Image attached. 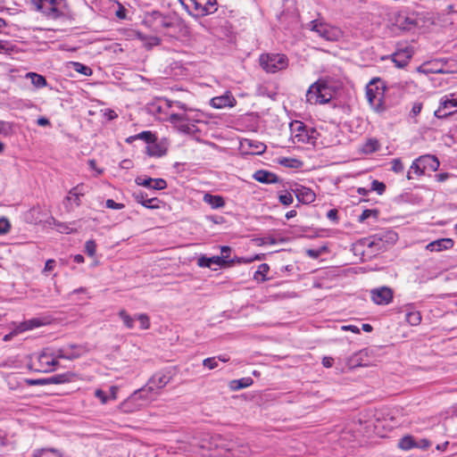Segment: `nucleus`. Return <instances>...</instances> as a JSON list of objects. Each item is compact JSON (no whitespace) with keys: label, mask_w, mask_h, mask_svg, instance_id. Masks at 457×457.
I'll use <instances>...</instances> for the list:
<instances>
[{"label":"nucleus","mask_w":457,"mask_h":457,"mask_svg":"<svg viewBox=\"0 0 457 457\" xmlns=\"http://www.w3.org/2000/svg\"><path fill=\"white\" fill-rule=\"evenodd\" d=\"M135 182L138 186L155 190L164 189L167 187V182L163 179L137 177Z\"/></svg>","instance_id":"obj_14"},{"label":"nucleus","mask_w":457,"mask_h":457,"mask_svg":"<svg viewBox=\"0 0 457 457\" xmlns=\"http://www.w3.org/2000/svg\"><path fill=\"white\" fill-rule=\"evenodd\" d=\"M412 173L415 174L417 177H421L425 173L422 169L421 163L419 162V158H416L412 162L410 170H408L406 175L407 179H413Z\"/></svg>","instance_id":"obj_30"},{"label":"nucleus","mask_w":457,"mask_h":457,"mask_svg":"<svg viewBox=\"0 0 457 457\" xmlns=\"http://www.w3.org/2000/svg\"><path fill=\"white\" fill-rule=\"evenodd\" d=\"M140 396L134 392L123 403H120V410L124 412H134L142 409Z\"/></svg>","instance_id":"obj_20"},{"label":"nucleus","mask_w":457,"mask_h":457,"mask_svg":"<svg viewBox=\"0 0 457 457\" xmlns=\"http://www.w3.org/2000/svg\"><path fill=\"white\" fill-rule=\"evenodd\" d=\"M137 37L147 49H150L153 46H158L160 44V38L155 36H146L142 33H138Z\"/></svg>","instance_id":"obj_32"},{"label":"nucleus","mask_w":457,"mask_h":457,"mask_svg":"<svg viewBox=\"0 0 457 457\" xmlns=\"http://www.w3.org/2000/svg\"><path fill=\"white\" fill-rule=\"evenodd\" d=\"M105 205L107 208L113 210H121L125 207L123 204L116 203L112 199H107L105 202Z\"/></svg>","instance_id":"obj_55"},{"label":"nucleus","mask_w":457,"mask_h":457,"mask_svg":"<svg viewBox=\"0 0 457 457\" xmlns=\"http://www.w3.org/2000/svg\"><path fill=\"white\" fill-rule=\"evenodd\" d=\"M115 4L118 6V9L115 11V15L120 20L125 19L127 10L119 2H115Z\"/></svg>","instance_id":"obj_56"},{"label":"nucleus","mask_w":457,"mask_h":457,"mask_svg":"<svg viewBox=\"0 0 457 457\" xmlns=\"http://www.w3.org/2000/svg\"><path fill=\"white\" fill-rule=\"evenodd\" d=\"M405 320L411 326H417L421 321V314L419 311L413 309V307L409 306L406 309Z\"/></svg>","instance_id":"obj_27"},{"label":"nucleus","mask_w":457,"mask_h":457,"mask_svg":"<svg viewBox=\"0 0 457 457\" xmlns=\"http://www.w3.org/2000/svg\"><path fill=\"white\" fill-rule=\"evenodd\" d=\"M137 139L144 140L145 142L147 143V145H150L151 143H154V141L156 140V137L151 131H143L135 136L128 137L127 142L132 143L133 141Z\"/></svg>","instance_id":"obj_29"},{"label":"nucleus","mask_w":457,"mask_h":457,"mask_svg":"<svg viewBox=\"0 0 457 457\" xmlns=\"http://www.w3.org/2000/svg\"><path fill=\"white\" fill-rule=\"evenodd\" d=\"M85 252L90 257H93L96 254V244L94 240H87L85 243Z\"/></svg>","instance_id":"obj_44"},{"label":"nucleus","mask_w":457,"mask_h":457,"mask_svg":"<svg viewBox=\"0 0 457 457\" xmlns=\"http://www.w3.org/2000/svg\"><path fill=\"white\" fill-rule=\"evenodd\" d=\"M170 378L164 374H155L148 381V385L153 387L155 392H158L163 388L169 382Z\"/></svg>","instance_id":"obj_25"},{"label":"nucleus","mask_w":457,"mask_h":457,"mask_svg":"<svg viewBox=\"0 0 457 457\" xmlns=\"http://www.w3.org/2000/svg\"><path fill=\"white\" fill-rule=\"evenodd\" d=\"M379 143L376 138H369L362 145L361 152L365 154H372L379 149Z\"/></svg>","instance_id":"obj_31"},{"label":"nucleus","mask_w":457,"mask_h":457,"mask_svg":"<svg viewBox=\"0 0 457 457\" xmlns=\"http://www.w3.org/2000/svg\"><path fill=\"white\" fill-rule=\"evenodd\" d=\"M455 112H457V91L441 97L439 106L435 111V116L445 119Z\"/></svg>","instance_id":"obj_9"},{"label":"nucleus","mask_w":457,"mask_h":457,"mask_svg":"<svg viewBox=\"0 0 457 457\" xmlns=\"http://www.w3.org/2000/svg\"><path fill=\"white\" fill-rule=\"evenodd\" d=\"M36 452L38 457H62L61 453L54 449L43 448L37 449Z\"/></svg>","instance_id":"obj_41"},{"label":"nucleus","mask_w":457,"mask_h":457,"mask_svg":"<svg viewBox=\"0 0 457 457\" xmlns=\"http://www.w3.org/2000/svg\"><path fill=\"white\" fill-rule=\"evenodd\" d=\"M279 202L284 205H290L294 199L293 195L289 192L281 193L278 195Z\"/></svg>","instance_id":"obj_48"},{"label":"nucleus","mask_w":457,"mask_h":457,"mask_svg":"<svg viewBox=\"0 0 457 457\" xmlns=\"http://www.w3.org/2000/svg\"><path fill=\"white\" fill-rule=\"evenodd\" d=\"M253 384V379L249 377L243 378L240 379L233 380L231 382V388L234 390H239L250 386Z\"/></svg>","instance_id":"obj_38"},{"label":"nucleus","mask_w":457,"mask_h":457,"mask_svg":"<svg viewBox=\"0 0 457 457\" xmlns=\"http://www.w3.org/2000/svg\"><path fill=\"white\" fill-rule=\"evenodd\" d=\"M228 262L226 255L212 257H206L203 255L197 260L198 266L202 268H212V266L222 267Z\"/></svg>","instance_id":"obj_18"},{"label":"nucleus","mask_w":457,"mask_h":457,"mask_svg":"<svg viewBox=\"0 0 457 457\" xmlns=\"http://www.w3.org/2000/svg\"><path fill=\"white\" fill-rule=\"evenodd\" d=\"M24 383L28 386H45L50 384V379L46 378H38V379H33V378H25Z\"/></svg>","instance_id":"obj_46"},{"label":"nucleus","mask_w":457,"mask_h":457,"mask_svg":"<svg viewBox=\"0 0 457 457\" xmlns=\"http://www.w3.org/2000/svg\"><path fill=\"white\" fill-rule=\"evenodd\" d=\"M398 446L403 451L415 448V438L411 436H405L399 440Z\"/></svg>","instance_id":"obj_35"},{"label":"nucleus","mask_w":457,"mask_h":457,"mask_svg":"<svg viewBox=\"0 0 457 457\" xmlns=\"http://www.w3.org/2000/svg\"><path fill=\"white\" fill-rule=\"evenodd\" d=\"M378 212L373 210H364L360 216V221H363L367 219H369L370 216L377 217Z\"/></svg>","instance_id":"obj_57"},{"label":"nucleus","mask_w":457,"mask_h":457,"mask_svg":"<svg viewBox=\"0 0 457 457\" xmlns=\"http://www.w3.org/2000/svg\"><path fill=\"white\" fill-rule=\"evenodd\" d=\"M139 321L141 329H147L150 327V320L146 314L141 313L137 315V320Z\"/></svg>","instance_id":"obj_45"},{"label":"nucleus","mask_w":457,"mask_h":457,"mask_svg":"<svg viewBox=\"0 0 457 457\" xmlns=\"http://www.w3.org/2000/svg\"><path fill=\"white\" fill-rule=\"evenodd\" d=\"M11 229V223L4 217L0 218V236L7 234Z\"/></svg>","instance_id":"obj_47"},{"label":"nucleus","mask_w":457,"mask_h":457,"mask_svg":"<svg viewBox=\"0 0 457 457\" xmlns=\"http://www.w3.org/2000/svg\"><path fill=\"white\" fill-rule=\"evenodd\" d=\"M372 191L378 192V194L382 195L386 189V186L384 183L379 182L378 180H373L371 182V188Z\"/></svg>","instance_id":"obj_51"},{"label":"nucleus","mask_w":457,"mask_h":457,"mask_svg":"<svg viewBox=\"0 0 457 457\" xmlns=\"http://www.w3.org/2000/svg\"><path fill=\"white\" fill-rule=\"evenodd\" d=\"M280 164L287 166V167H298L301 165V162L295 159H287L284 158L280 161Z\"/></svg>","instance_id":"obj_53"},{"label":"nucleus","mask_w":457,"mask_h":457,"mask_svg":"<svg viewBox=\"0 0 457 457\" xmlns=\"http://www.w3.org/2000/svg\"><path fill=\"white\" fill-rule=\"evenodd\" d=\"M117 393H118V387L115 386H112L109 388V399L116 400L117 398Z\"/></svg>","instance_id":"obj_61"},{"label":"nucleus","mask_w":457,"mask_h":457,"mask_svg":"<svg viewBox=\"0 0 457 457\" xmlns=\"http://www.w3.org/2000/svg\"><path fill=\"white\" fill-rule=\"evenodd\" d=\"M270 270V267L267 263H262L259 265L257 270L253 274V278L257 281H265L267 280L266 275Z\"/></svg>","instance_id":"obj_36"},{"label":"nucleus","mask_w":457,"mask_h":457,"mask_svg":"<svg viewBox=\"0 0 457 457\" xmlns=\"http://www.w3.org/2000/svg\"><path fill=\"white\" fill-rule=\"evenodd\" d=\"M236 103L235 97L228 91L222 96L212 97L210 102L211 105L216 109L233 107Z\"/></svg>","instance_id":"obj_15"},{"label":"nucleus","mask_w":457,"mask_h":457,"mask_svg":"<svg viewBox=\"0 0 457 457\" xmlns=\"http://www.w3.org/2000/svg\"><path fill=\"white\" fill-rule=\"evenodd\" d=\"M370 297L378 305H387L394 298V292L388 287H380L370 290Z\"/></svg>","instance_id":"obj_12"},{"label":"nucleus","mask_w":457,"mask_h":457,"mask_svg":"<svg viewBox=\"0 0 457 457\" xmlns=\"http://www.w3.org/2000/svg\"><path fill=\"white\" fill-rule=\"evenodd\" d=\"M119 317L123 321V324L127 328L131 329L135 327L137 315L135 317H132L125 310H121L119 312Z\"/></svg>","instance_id":"obj_34"},{"label":"nucleus","mask_w":457,"mask_h":457,"mask_svg":"<svg viewBox=\"0 0 457 457\" xmlns=\"http://www.w3.org/2000/svg\"><path fill=\"white\" fill-rule=\"evenodd\" d=\"M245 143L250 146V153L252 154H262L266 149V145L263 143L258 141L245 140Z\"/></svg>","instance_id":"obj_37"},{"label":"nucleus","mask_w":457,"mask_h":457,"mask_svg":"<svg viewBox=\"0 0 457 457\" xmlns=\"http://www.w3.org/2000/svg\"><path fill=\"white\" fill-rule=\"evenodd\" d=\"M414 54L413 47L407 44H398L395 52L390 56L398 68L405 67Z\"/></svg>","instance_id":"obj_11"},{"label":"nucleus","mask_w":457,"mask_h":457,"mask_svg":"<svg viewBox=\"0 0 457 457\" xmlns=\"http://www.w3.org/2000/svg\"><path fill=\"white\" fill-rule=\"evenodd\" d=\"M260 66L268 73H275L288 65V59L282 54H262L259 58Z\"/></svg>","instance_id":"obj_5"},{"label":"nucleus","mask_w":457,"mask_h":457,"mask_svg":"<svg viewBox=\"0 0 457 457\" xmlns=\"http://www.w3.org/2000/svg\"><path fill=\"white\" fill-rule=\"evenodd\" d=\"M134 199L143 206L148 209H158L160 208L161 201L156 197L147 198V195L142 192L133 193Z\"/></svg>","instance_id":"obj_19"},{"label":"nucleus","mask_w":457,"mask_h":457,"mask_svg":"<svg viewBox=\"0 0 457 457\" xmlns=\"http://www.w3.org/2000/svg\"><path fill=\"white\" fill-rule=\"evenodd\" d=\"M291 137L294 143L315 145L320 133L314 128L306 126L300 120L290 123Z\"/></svg>","instance_id":"obj_2"},{"label":"nucleus","mask_w":457,"mask_h":457,"mask_svg":"<svg viewBox=\"0 0 457 457\" xmlns=\"http://www.w3.org/2000/svg\"><path fill=\"white\" fill-rule=\"evenodd\" d=\"M203 365L209 370H213L218 367V360L215 357L206 358L204 360Z\"/></svg>","instance_id":"obj_52"},{"label":"nucleus","mask_w":457,"mask_h":457,"mask_svg":"<svg viewBox=\"0 0 457 457\" xmlns=\"http://www.w3.org/2000/svg\"><path fill=\"white\" fill-rule=\"evenodd\" d=\"M187 12L194 16H204L212 12L215 0H179Z\"/></svg>","instance_id":"obj_8"},{"label":"nucleus","mask_w":457,"mask_h":457,"mask_svg":"<svg viewBox=\"0 0 457 457\" xmlns=\"http://www.w3.org/2000/svg\"><path fill=\"white\" fill-rule=\"evenodd\" d=\"M453 246V241L451 238H440L430 242L426 245V249L430 252H441L451 249Z\"/></svg>","instance_id":"obj_22"},{"label":"nucleus","mask_w":457,"mask_h":457,"mask_svg":"<svg viewBox=\"0 0 457 457\" xmlns=\"http://www.w3.org/2000/svg\"><path fill=\"white\" fill-rule=\"evenodd\" d=\"M333 363H334V359H333L332 357H328V356H326V357H324V358L322 359V364H323V366H324V367H326V368H330V367H332Z\"/></svg>","instance_id":"obj_62"},{"label":"nucleus","mask_w":457,"mask_h":457,"mask_svg":"<svg viewBox=\"0 0 457 457\" xmlns=\"http://www.w3.org/2000/svg\"><path fill=\"white\" fill-rule=\"evenodd\" d=\"M136 395L140 396L141 406L146 407L149 403L154 401L158 396V392H155L153 387L146 384L142 388L135 391Z\"/></svg>","instance_id":"obj_16"},{"label":"nucleus","mask_w":457,"mask_h":457,"mask_svg":"<svg viewBox=\"0 0 457 457\" xmlns=\"http://www.w3.org/2000/svg\"><path fill=\"white\" fill-rule=\"evenodd\" d=\"M140 396L134 392L123 403H120V410L124 412H134L142 409Z\"/></svg>","instance_id":"obj_21"},{"label":"nucleus","mask_w":457,"mask_h":457,"mask_svg":"<svg viewBox=\"0 0 457 457\" xmlns=\"http://www.w3.org/2000/svg\"><path fill=\"white\" fill-rule=\"evenodd\" d=\"M95 396L98 398L103 404L106 403L109 401L108 395L99 388L95 391Z\"/></svg>","instance_id":"obj_54"},{"label":"nucleus","mask_w":457,"mask_h":457,"mask_svg":"<svg viewBox=\"0 0 457 457\" xmlns=\"http://www.w3.org/2000/svg\"><path fill=\"white\" fill-rule=\"evenodd\" d=\"M419 158V162L421 163L422 169L424 172L428 170L431 171H436L438 170L440 166L439 160L435 155L425 154L421 155Z\"/></svg>","instance_id":"obj_23"},{"label":"nucleus","mask_w":457,"mask_h":457,"mask_svg":"<svg viewBox=\"0 0 457 457\" xmlns=\"http://www.w3.org/2000/svg\"><path fill=\"white\" fill-rule=\"evenodd\" d=\"M384 92L385 87L379 79H372L366 87V97L368 102L376 112H381L384 110L382 106Z\"/></svg>","instance_id":"obj_6"},{"label":"nucleus","mask_w":457,"mask_h":457,"mask_svg":"<svg viewBox=\"0 0 457 457\" xmlns=\"http://www.w3.org/2000/svg\"><path fill=\"white\" fill-rule=\"evenodd\" d=\"M12 132V124L8 121L0 120V135L9 136Z\"/></svg>","instance_id":"obj_43"},{"label":"nucleus","mask_w":457,"mask_h":457,"mask_svg":"<svg viewBox=\"0 0 457 457\" xmlns=\"http://www.w3.org/2000/svg\"><path fill=\"white\" fill-rule=\"evenodd\" d=\"M333 97V91L324 80H318L306 92V101L311 104H324Z\"/></svg>","instance_id":"obj_3"},{"label":"nucleus","mask_w":457,"mask_h":457,"mask_svg":"<svg viewBox=\"0 0 457 457\" xmlns=\"http://www.w3.org/2000/svg\"><path fill=\"white\" fill-rule=\"evenodd\" d=\"M431 446V442L426 438L415 439V448L426 450Z\"/></svg>","instance_id":"obj_50"},{"label":"nucleus","mask_w":457,"mask_h":457,"mask_svg":"<svg viewBox=\"0 0 457 457\" xmlns=\"http://www.w3.org/2000/svg\"><path fill=\"white\" fill-rule=\"evenodd\" d=\"M341 329L344 331H352L353 333L359 334L360 328L354 325H345L341 327Z\"/></svg>","instance_id":"obj_59"},{"label":"nucleus","mask_w":457,"mask_h":457,"mask_svg":"<svg viewBox=\"0 0 457 457\" xmlns=\"http://www.w3.org/2000/svg\"><path fill=\"white\" fill-rule=\"evenodd\" d=\"M307 26L312 31L317 33L320 37L328 41H337L342 36L340 29L318 20L312 21Z\"/></svg>","instance_id":"obj_7"},{"label":"nucleus","mask_w":457,"mask_h":457,"mask_svg":"<svg viewBox=\"0 0 457 457\" xmlns=\"http://www.w3.org/2000/svg\"><path fill=\"white\" fill-rule=\"evenodd\" d=\"M55 261L54 259H49L46 262L45 268L43 270V273H47L52 271L55 267Z\"/></svg>","instance_id":"obj_58"},{"label":"nucleus","mask_w":457,"mask_h":457,"mask_svg":"<svg viewBox=\"0 0 457 457\" xmlns=\"http://www.w3.org/2000/svg\"><path fill=\"white\" fill-rule=\"evenodd\" d=\"M44 324H45V322L41 319L34 318V319H31V320L22 322L19 326V330L20 331L30 330V329H33L36 328H39V327L43 326Z\"/></svg>","instance_id":"obj_33"},{"label":"nucleus","mask_w":457,"mask_h":457,"mask_svg":"<svg viewBox=\"0 0 457 457\" xmlns=\"http://www.w3.org/2000/svg\"><path fill=\"white\" fill-rule=\"evenodd\" d=\"M253 178L256 181L263 184H275L278 181V178L277 177L276 174L265 170H256L253 173Z\"/></svg>","instance_id":"obj_24"},{"label":"nucleus","mask_w":457,"mask_h":457,"mask_svg":"<svg viewBox=\"0 0 457 457\" xmlns=\"http://www.w3.org/2000/svg\"><path fill=\"white\" fill-rule=\"evenodd\" d=\"M57 358V353L54 354L48 350L43 351L37 356V363L33 362L35 370L38 372L53 371L58 363Z\"/></svg>","instance_id":"obj_10"},{"label":"nucleus","mask_w":457,"mask_h":457,"mask_svg":"<svg viewBox=\"0 0 457 457\" xmlns=\"http://www.w3.org/2000/svg\"><path fill=\"white\" fill-rule=\"evenodd\" d=\"M83 353V348L79 345H70L67 346H63L57 351V357L73 360L79 358Z\"/></svg>","instance_id":"obj_17"},{"label":"nucleus","mask_w":457,"mask_h":457,"mask_svg":"<svg viewBox=\"0 0 457 457\" xmlns=\"http://www.w3.org/2000/svg\"><path fill=\"white\" fill-rule=\"evenodd\" d=\"M391 170L395 173H402L404 170L403 163L400 158H395L391 162Z\"/></svg>","instance_id":"obj_42"},{"label":"nucleus","mask_w":457,"mask_h":457,"mask_svg":"<svg viewBox=\"0 0 457 457\" xmlns=\"http://www.w3.org/2000/svg\"><path fill=\"white\" fill-rule=\"evenodd\" d=\"M37 123L38 126L45 127V126L49 125L50 121L48 120V119H46L45 117H40L37 119Z\"/></svg>","instance_id":"obj_64"},{"label":"nucleus","mask_w":457,"mask_h":457,"mask_svg":"<svg viewBox=\"0 0 457 457\" xmlns=\"http://www.w3.org/2000/svg\"><path fill=\"white\" fill-rule=\"evenodd\" d=\"M327 218L334 222L337 221V210L331 209L327 212Z\"/></svg>","instance_id":"obj_60"},{"label":"nucleus","mask_w":457,"mask_h":457,"mask_svg":"<svg viewBox=\"0 0 457 457\" xmlns=\"http://www.w3.org/2000/svg\"><path fill=\"white\" fill-rule=\"evenodd\" d=\"M291 191L295 194L297 200L303 204H310L315 201V193L311 188L303 185H294L291 187Z\"/></svg>","instance_id":"obj_13"},{"label":"nucleus","mask_w":457,"mask_h":457,"mask_svg":"<svg viewBox=\"0 0 457 457\" xmlns=\"http://www.w3.org/2000/svg\"><path fill=\"white\" fill-rule=\"evenodd\" d=\"M74 70L83 75H90L91 69L80 62H73Z\"/></svg>","instance_id":"obj_49"},{"label":"nucleus","mask_w":457,"mask_h":457,"mask_svg":"<svg viewBox=\"0 0 457 457\" xmlns=\"http://www.w3.org/2000/svg\"><path fill=\"white\" fill-rule=\"evenodd\" d=\"M37 11L48 19L57 20L66 15L64 0H31Z\"/></svg>","instance_id":"obj_4"},{"label":"nucleus","mask_w":457,"mask_h":457,"mask_svg":"<svg viewBox=\"0 0 457 457\" xmlns=\"http://www.w3.org/2000/svg\"><path fill=\"white\" fill-rule=\"evenodd\" d=\"M27 77H29L30 79L31 83L36 87H44L45 86H46V79L42 75L30 72V73H28Z\"/></svg>","instance_id":"obj_39"},{"label":"nucleus","mask_w":457,"mask_h":457,"mask_svg":"<svg viewBox=\"0 0 457 457\" xmlns=\"http://www.w3.org/2000/svg\"><path fill=\"white\" fill-rule=\"evenodd\" d=\"M146 153L150 156H157L160 157L164 154L163 149L154 141L150 145L146 146Z\"/></svg>","instance_id":"obj_40"},{"label":"nucleus","mask_w":457,"mask_h":457,"mask_svg":"<svg viewBox=\"0 0 457 457\" xmlns=\"http://www.w3.org/2000/svg\"><path fill=\"white\" fill-rule=\"evenodd\" d=\"M170 107L179 111L178 112H171L169 115V120L179 131L186 134H195L199 130L196 123L202 120V112L195 109L188 108L187 104L179 101L173 102L170 104Z\"/></svg>","instance_id":"obj_1"},{"label":"nucleus","mask_w":457,"mask_h":457,"mask_svg":"<svg viewBox=\"0 0 457 457\" xmlns=\"http://www.w3.org/2000/svg\"><path fill=\"white\" fill-rule=\"evenodd\" d=\"M88 165H89L90 169L93 170H96L97 174H101L103 172V170L98 169L96 167V162L95 160H89Z\"/></svg>","instance_id":"obj_63"},{"label":"nucleus","mask_w":457,"mask_h":457,"mask_svg":"<svg viewBox=\"0 0 457 457\" xmlns=\"http://www.w3.org/2000/svg\"><path fill=\"white\" fill-rule=\"evenodd\" d=\"M204 203L211 205V207L213 209H219L225 205V201H224L223 197H221L220 195H213L209 193H206L204 195Z\"/></svg>","instance_id":"obj_28"},{"label":"nucleus","mask_w":457,"mask_h":457,"mask_svg":"<svg viewBox=\"0 0 457 457\" xmlns=\"http://www.w3.org/2000/svg\"><path fill=\"white\" fill-rule=\"evenodd\" d=\"M83 184L77 185L69 191V195L65 198L68 202H72L76 206L80 205V196H83Z\"/></svg>","instance_id":"obj_26"}]
</instances>
